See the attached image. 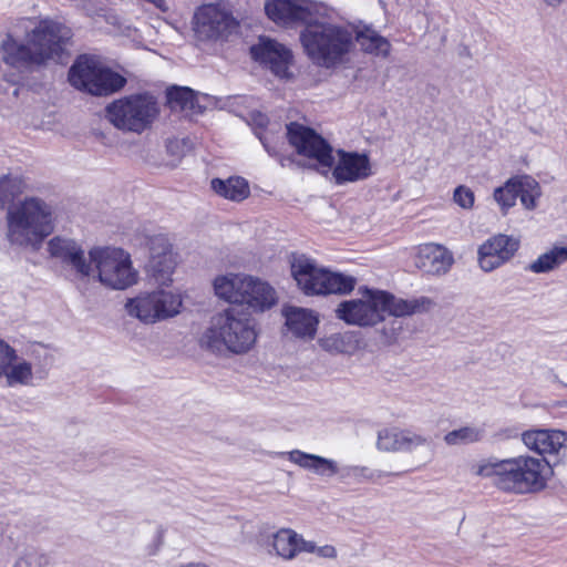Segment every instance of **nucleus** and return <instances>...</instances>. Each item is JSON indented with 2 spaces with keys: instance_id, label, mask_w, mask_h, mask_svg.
<instances>
[{
  "instance_id": "nucleus-46",
  "label": "nucleus",
  "mask_w": 567,
  "mask_h": 567,
  "mask_svg": "<svg viewBox=\"0 0 567 567\" xmlns=\"http://www.w3.org/2000/svg\"><path fill=\"white\" fill-rule=\"evenodd\" d=\"M563 0H545V2L549 6H556L560 3Z\"/></svg>"
},
{
  "instance_id": "nucleus-36",
  "label": "nucleus",
  "mask_w": 567,
  "mask_h": 567,
  "mask_svg": "<svg viewBox=\"0 0 567 567\" xmlns=\"http://www.w3.org/2000/svg\"><path fill=\"white\" fill-rule=\"evenodd\" d=\"M167 104L172 111L193 110L195 99L193 91L188 87H172L166 93Z\"/></svg>"
},
{
  "instance_id": "nucleus-27",
  "label": "nucleus",
  "mask_w": 567,
  "mask_h": 567,
  "mask_svg": "<svg viewBox=\"0 0 567 567\" xmlns=\"http://www.w3.org/2000/svg\"><path fill=\"white\" fill-rule=\"evenodd\" d=\"M355 40L367 53L382 56H386L390 53V42L370 27L365 25L358 29L355 31Z\"/></svg>"
},
{
  "instance_id": "nucleus-23",
  "label": "nucleus",
  "mask_w": 567,
  "mask_h": 567,
  "mask_svg": "<svg viewBox=\"0 0 567 567\" xmlns=\"http://www.w3.org/2000/svg\"><path fill=\"white\" fill-rule=\"evenodd\" d=\"M381 312L383 320L385 316L404 317L414 313L429 311L433 301L427 297L405 300L394 297L392 293L383 290Z\"/></svg>"
},
{
  "instance_id": "nucleus-22",
  "label": "nucleus",
  "mask_w": 567,
  "mask_h": 567,
  "mask_svg": "<svg viewBox=\"0 0 567 567\" xmlns=\"http://www.w3.org/2000/svg\"><path fill=\"white\" fill-rule=\"evenodd\" d=\"M245 287L244 300L239 305L247 306L254 312H265L277 305V291L267 281L249 275Z\"/></svg>"
},
{
  "instance_id": "nucleus-13",
  "label": "nucleus",
  "mask_w": 567,
  "mask_h": 567,
  "mask_svg": "<svg viewBox=\"0 0 567 567\" xmlns=\"http://www.w3.org/2000/svg\"><path fill=\"white\" fill-rule=\"evenodd\" d=\"M236 27L237 21L224 2L203 4L193 18V30L198 41L225 39Z\"/></svg>"
},
{
  "instance_id": "nucleus-4",
  "label": "nucleus",
  "mask_w": 567,
  "mask_h": 567,
  "mask_svg": "<svg viewBox=\"0 0 567 567\" xmlns=\"http://www.w3.org/2000/svg\"><path fill=\"white\" fill-rule=\"evenodd\" d=\"M54 229V207L41 197L27 196L7 209L6 239L10 246L38 251Z\"/></svg>"
},
{
  "instance_id": "nucleus-34",
  "label": "nucleus",
  "mask_w": 567,
  "mask_h": 567,
  "mask_svg": "<svg viewBox=\"0 0 567 567\" xmlns=\"http://www.w3.org/2000/svg\"><path fill=\"white\" fill-rule=\"evenodd\" d=\"M64 265L70 266L79 276L90 277L93 272V262L91 258L85 257V252L81 245L69 252L63 260Z\"/></svg>"
},
{
  "instance_id": "nucleus-8",
  "label": "nucleus",
  "mask_w": 567,
  "mask_h": 567,
  "mask_svg": "<svg viewBox=\"0 0 567 567\" xmlns=\"http://www.w3.org/2000/svg\"><path fill=\"white\" fill-rule=\"evenodd\" d=\"M158 114L156 97L146 92L117 99L105 109V117L117 130L138 134L147 130Z\"/></svg>"
},
{
  "instance_id": "nucleus-1",
  "label": "nucleus",
  "mask_w": 567,
  "mask_h": 567,
  "mask_svg": "<svg viewBox=\"0 0 567 567\" xmlns=\"http://www.w3.org/2000/svg\"><path fill=\"white\" fill-rule=\"evenodd\" d=\"M287 137L298 154L317 162L322 174L331 172L337 185L355 183L372 175L370 158L365 154L340 150L334 164L332 147L312 128L290 123L287 125Z\"/></svg>"
},
{
  "instance_id": "nucleus-26",
  "label": "nucleus",
  "mask_w": 567,
  "mask_h": 567,
  "mask_svg": "<svg viewBox=\"0 0 567 567\" xmlns=\"http://www.w3.org/2000/svg\"><path fill=\"white\" fill-rule=\"evenodd\" d=\"M210 186L217 195L233 202H241L250 194L247 181L238 176L227 179L214 178Z\"/></svg>"
},
{
  "instance_id": "nucleus-20",
  "label": "nucleus",
  "mask_w": 567,
  "mask_h": 567,
  "mask_svg": "<svg viewBox=\"0 0 567 567\" xmlns=\"http://www.w3.org/2000/svg\"><path fill=\"white\" fill-rule=\"evenodd\" d=\"M524 445L543 457L546 455H557L560 451H566V434L557 430H529L522 434Z\"/></svg>"
},
{
  "instance_id": "nucleus-6",
  "label": "nucleus",
  "mask_w": 567,
  "mask_h": 567,
  "mask_svg": "<svg viewBox=\"0 0 567 567\" xmlns=\"http://www.w3.org/2000/svg\"><path fill=\"white\" fill-rule=\"evenodd\" d=\"M301 43L313 63L332 68L341 63L353 47V33L333 23H309L300 34Z\"/></svg>"
},
{
  "instance_id": "nucleus-21",
  "label": "nucleus",
  "mask_w": 567,
  "mask_h": 567,
  "mask_svg": "<svg viewBox=\"0 0 567 567\" xmlns=\"http://www.w3.org/2000/svg\"><path fill=\"white\" fill-rule=\"evenodd\" d=\"M274 554L286 561L293 560L299 554L313 550V542L291 528H280L271 535Z\"/></svg>"
},
{
  "instance_id": "nucleus-14",
  "label": "nucleus",
  "mask_w": 567,
  "mask_h": 567,
  "mask_svg": "<svg viewBox=\"0 0 567 567\" xmlns=\"http://www.w3.org/2000/svg\"><path fill=\"white\" fill-rule=\"evenodd\" d=\"M177 261L166 235H155L150 239V260L147 269L158 286H168L173 281Z\"/></svg>"
},
{
  "instance_id": "nucleus-5",
  "label": "nucleus",
  "mask_w": 567,
  "mask_h": 567,
  "mask_svg": "<svg viewBox=\"0 0 567 567\" xmlns=\"http://www.w3.org/2000/svg\"><path fill=\"white\" fill-rule=\"evenodd\" d=\"M258 334L257 322L249 313L227 308L212 317L199 344L216 354L241 355L254 349Z\"/></svg>"
},
{
  "instance_id": "nucleus-44",
  "label": "nucleus",
  "mask_w": 567,
  "mask_h": 567,
  "mask_svg": "<svg viewBox=\"0 0 567 567\" xmlns=\"http://www.w3.org/2000/svg\"><path fill=\"white\" fill-rule=\"evenodd\" d=\"M256 135L258 136V138L262 143L265 150L267 151V153L270 156L279 157V152H278L277 147L270 143V140L268 138L267 135L259 133V132H256Z\"/></svg>"
},
{
  "instance_id": "nucleus-32",
  "label": "nucleus",
  "mask_w": 567,
  "mask_h": 567,
  "mask_svg": "<svg viewBox=\"0 0 567 567\" xmlns=\"http://www.w3.org/2000/svg\"><path fill=\"white\" fill-rule=\"evenodd\" d=\"M484 430L478 426L467 425L447 432L444 442L450 446L464 445L480 442L484 437Z\"/></svg>"
},
{
  "instance_id": "nucleus-24",
  "label": "nucleus",
  "mask_w": 567,
  "mask_h": 567,
  "mask_svg": "<svg viewBox=\"0 0 567 567\" xmlns=\"http://www.w3.org/2000/svg\"><path fill=\"white\" fill-rule=\"evenodd\" d=\"M281 455L287 456L291 463L305 470L311 471L321 477L329 478L338 474L340 475L341 473V468L339 467L338 463L332 458H326L323 456L306 453L300 450L281 453Z\"/></svg>"
},
{
  "instance_id": "nucleus-15",
  "label": "nucleus",
  "mask_w": 567,
  "mask_h": 567,
  "mask_svg": "<svg viewBox=\"0 0 567 567\" xmlns=\"http://www.w3.org/2000/svg\"><path fill=\"white\" fill-rule=\"evenodd\" d=\"M518 247V239L507 235L501 234L487 239L477 252L481 269L489 272L501 267L515 255Z\"/></svg>"
},
{
  "instance_id": "nucleus-37",
  "label": "nucleus",
  "mask_w": 567,
  "mask_h": 567,
  "mask_svg": "<svg viewBox=\"0 0 567 567\" xmlns=\"http://www.w3.org/2000/svg\"><path fill=\"white\" fill-rule=\"evenodd\" d=\"M402 430L398 427L383 429L378 433L377 446L384 452H401Z\"/></svg>"
},
{
  "instance_id": "nucleus-31",
  "label": "nucleus",
  "mask_w": 567,
  "mask_h": 567,
  "mask_svg": "<svg viewBox=\"0 0 567 567\" xmlns=\"http://www.w3.org/2000/svg\"><path fill=\"white\" fill-rule=\"evenodd\" d=\"M517 183V197L520 203L527 209H534L536 207V200L540 196L539 184L530 176H518L516 177Z\"/></svg>"
},
{
  "instance_id": "nucleus-11",
  "label": "nucleus",
  "mask_w": 567,
  "mask_h": 567,
  "mask_svg": "<svg viewBox=\"0 0 567 567\" xmlns=\"http://www.w3.org/2000/svg\"><path fill=\"white\" fill-rule=\"evenodd\" d=\"M69 82L78 90L102 96L121 90L126 79L95 56L81 55L69 71Z\"/></svg>"
},
{
  "instance_id": "nucleus-19",
  "label": "nucleus",
  "mask_w": 567,
  "mask_h": 567,
  "mask_svg": "<svg viewBox=\"0 0 567 567\" xmlns=\"http://www.w3.org/2000/svg\"><path fill=\"white\" fill-rule=\"evenodd\" d=\"M454 262L453 254L439 244H425L419 247L415 265L430 275L446 274Z\"/></svg>"
},
{
  "instance_id": "nucleus-38",
  "label": "nucleus",
  "mask_w": 567,
  "mask_h": 567,
  "mask_svg": "<svg viewBox=\"0 0 567 567\" xmlns=\"http://www.w3.org/2000/svg\"><path fill=\"white\" fill-rule=\"evenodd\" d=\"M493 197L503 210L513 207L517 199L516 177L508 179L505 185L494 190Z\"/></svg>"
},
{
  "instance_id": "nucleus-18",
  "label": "nucleus",
  "mask_w": 567,
  "mask_h": 567,
  "mask_svg": "<svg viewBox=\"0 0 567 567\" xmlns=\"http://www.w3.org/2000/svg\"><path fill=\"white\" fill-rule=\"evenodd\" d=\"M285 326L292 337L302 340H312L317 332L319 318L315 311L295 306L282 308Z\"/></svg>"
},
{
  "instance_id": "nucleus-2",
  "label": "nucleus",
  "mask_w": 567,
  "mask_h": 567,
  "mask_svg": "<svg viewBox=\"0 0 567 567\" xmlns=\"http://www.w3.org/2000/svg\"><path fill=\"white\" fill-rule=\"evenodd\" d=\"M553 463L545 458L528 455L496 460H482L472 465L474 475L493 478V483L504 492L527 494L543 491L553 475Z\"/></svg>"
},
{
  "instance_id": "nucleus-3",
  "label": "nucleus",
  "mask_w": 567,
  "mask_h": 567,
  "mask_svg": "<svg viewBox=\"0 0 567 567\" xmlns=\"http://www.w3.org/2000/svg\"><path fill=\"white\" fill-rule=\"evenodd\" d=\"M71 30L56 21L44 19L27 34V42L11 35L2 41L3 61L13 68L29 70L59 56L71 39Z\"/></svg>"
},
{
  "instance_id": "nucleus-40",
  "label": "nucleus",
  "mask_w": 567,
  "mask_h": 567,
  "mask_svg": "<svg viewBox=\"0 0 567 567\" xmlns=\"http://www.w3.org/2000/svg\"><path fill=\"white\" fill-rule=\"evenodd\" d=\"M431 440L427 436L403 429L401 437V452L412 453L422 446H430Z\"/></svg>"
},
{
  "instance_id": "nucleus-43",
  "label": "nucleus",
  "mask_w": 567,
  "mask_h": 567,
  "mask_svg": "<svg viewBox=\"0 0 567 567\" xmlns=\"http://www.w3.org/2000/svg\"><path fill=\"white\" fill-rule=\"evenodd\" d=\"M309 553L317 554L319 557H322V558L333 559L337 557V549L332 545H324V546L318 547L313 543V550H310Z\"/></svg>"
},
{
  "instance_id": "nucleus-35",
  "label": "nucleus",
  "mask_w": 567,
  "mask_h": 567,
  "mask_svg": "<svg viewBox=\"0 0 567 567\" xmlns=\"http://www.w3.org/2000/svg\"><path fill=\"white\" fill-rule=\"evenodd\" d=\"M24 189V182L20 176L3 175L0 178V208L11 203Z\"/></svg>"
},
{
  "instance_id": "nucleus-45",
  "label": "nucleus",
  "mask_w": 567,
  "mask_h": 567,
  "mask_svg": "<svg viewBox=\"0 0 567 567\" xmlns=\"http://www.w3.org/2000/svg\"><path fill=\"white\" fill-rule=\"evenodd\" d=\"M256 121L259 126H264L267 122V118L265 115L258 114V116L256 117Z\"/></svg>"
},
{
  "instance_id": "nucleus-29",
  "label": "nucleus",
  "mask_w": 567,
  "mask_h": 567,
  "mask_svg": "<svg viewBox=\"0 0 567 567\" xmlns=\"http://www.w3.org/2000/svg\"><path fill=\"white\" fill-rule=\"evenodd\" d=\"M319 346L329 353H352L357 349L353 332H338L319 339Z\"/></svg>"
},
{
  "instance_id": "nucleus-9",
  "label": "nucleus",
  "mask_w": 567,
  "mask_h": 567,
  "mask_svg": "<svg viewBox=\"0 0 567 567\" xmlns=\"http://www.w3.org/2000/svg\"><path fill=\"white\" fill-rule=\"evenodd\" d=\"M96 270L97 280L106 288L125 290L138 281V271L133 267L131 255L113 246H95L89 250Z\"/></svg>"
},
{
  "instance_id": "nucleus-10",
  "label": "nucleus",
  "mask_w": 567,
  "mask_h": 567,
  "mask_svg": "<svg viewBox=\"0 0 567 567\" xmlns=\"http://www.w3.org/2000/svg\"><path fill=\"white\" fill-rule=\"evenodd\" d=\"M183 298L179 292L162 288L142 291L127 298L124 310L131 318L144 324H154L178 316L182 311Z\"/></svg>"
},
{
  "instance_id": "nucleus-7",
  "label": "nucleus",
  "mask_w": 567,
  "mask_h": 567,
  "mask_svg": "<svg viewBox=\"0 0 567 567\" xmlns=\"http://www.w3.org/2000/svg\"><path fill=\"white\" fill-rule=\"evenodd\" d=\"M290 268L297 286L307 296L348 295L357 285L353 276L319 267L303 255L295 256Z\"/></svg>"
},
{
  "instance_id": "nucleus-12",
  "label": "nucleus",
  "mask_w": 567,
  "mask_h": 567,
  "mask_svg": "<svg viewBox=\"0 0 567 567\" xmlns=\"http://www.w3.org/2000/svg\"><path fill=\"white\" fill-rule=\"evenodd\" d=\"M360 297L341 301L336 310V317L349 326L360 328L375 327L383 321L381 306L383 290L368 287L358 289Z\"/></svg>"
},
{
  "instance_id": "nucleus-25",
  "label": "nucleus",
  "mask_w": 567,
  "mask_h": 567,
  "mask_svg": "<svg viewBox=\"0 0 567 567\" xmlns=\"http://www.w3.org/2000/svg\"><path fill=\"white\" fill-rule=\"evenodd\" d=\"M248 278L249 275L233 272L217 276L213 282L214 291L219 299L239 305L244 300Z\"/></svg>"
},
{
  "instance_id": "nucleus-33",
  "label": "nucleus",
  "mask_w": 567,
  "mask_h": 567,
  "mask_svg": "<svg viewBox=\"0 0 567 567\" xmlns=\"http://www.w3.org/2000/svg\"><path fill=\"white\" fill-rule=\"evenodd\" d=\"M380 470H372L368 466L350 465L341 468L340 477L342 480H353L357 483H378L381 478L388 476Z\"/></svg>"
},
{
  "instance_id": "nucleus-47",
  "label": "nucleus",
  "mask_w": 567,
  "mask_h": 567,
  "mask_svg": "<svg viewBox=\"0 0 567 567\" xmlns=\"http://www.w3.org/2000/svg\"><path fill=\"white\" fill-rule=\"evenodd\" d=\"M281 166H285L284 158L279 157Z\"/></svg>"
},
{
  "instance_id": "nucleus-28",
  "label": "nucleus",
  "mask_w": 567,
  "mask_h": 567,
  "mask_svg": "<svg viewBox=\"0 0 567 567\" xmlns=\"http://www.w3.org/2000/svg\"><path fill=\"white\" fill-rule=\"evenodd\" d=\"M2 379L6 380L8 386L17 385H32L33 383V368L32 364L25 360H18L9 363L6 368Z\"/></svg>"
},
{
  "instance_id": "nucleus-16",
  "label": "nucleus",
  "mask_w": 567,
  "mask_h": 567,
  "mask_svg": "<svg viewBox=\"0 0 567 567\" xmlns=\"http://www.w3.org/2000/svg\"><path fill=\"white\" fill-rule=\"evenodd\" d=\"M265 11L276 23L289 25L297 22H311L313 7L309 0H270L265 4Z\"/></svg>"
},
{
  "instance_id": "nucleus-39",
  "label": "nucleus",
  "mask_w": 567,
  "mask_h": 567,
  "mask_svg": "<svg viewBox=\"0 0 567 567\" xmlns=\"http://www.w3.org/2000/svg\"><path fill=\"white\" fill-rule=\"evenodd\" d=\"M76 245L79 244L74 239L55 236L48 241V251L51 257L63 260Z\"/></svg>"
},
{
  "instance_id": "nucleus-42",
  "label": "nucleus",
  "mask_w": 567,
  "mask_h": 567,
  "mask_svg": "<svg viewBox=\"0 0 567 567\" xmlns=\"http://www.w3.org/2000/svg\"><path fill=\"white\" fill-rule=\"evenodd\" d=\"M17 359V351L4 340L0 339V379L6 373L9 363H13Z\"/></svg>"
},
{
  "instance_id": "nucleus-41",
  "label": "nucleus",
  "mask_w": 567,
  "mask_h": 567,
  "mask_svg": "<svg viewBox=\"0 0 567 567\" xmlns=\"http://www.w3.org/2000/svg\"><path fill=\"white\" fill-rule=\"evenodd\" d=\"M453 200L463 209H471L474 206L475 195L470 187L460 185L454 189Z\"/></svg>"
},
{
  "instance_id": "nucleus-30",
  "label": "nucleus",
  "mask_w": 567,
  "mask_h": 567,
  "mask_svg": "<svg viewBox=\"0 0 567 567\" xmlns=\"http://www.w3.org/2000/svg\"><path fill=\"white\" fill-rule=\"evenodd\" d=\"M565 261H567V247H555L540 255L535 261L529 264L527 269L535 274H543L554 269Z\"/></svg>"
},
{
  "instance_id": "nucleus-17",
  "label": "nucleus",
  "mask_w": 567,
  "mask_h": 567,
  "mask_svg": "<svg viewBox=\"0 0 567 567\" xmlns=\"http://www.w3.org/2000/svg\"><path fill=\"white\" fill-rule=\"evenodd\" d=\"M250 54L255 61L268 66L275 75H287L291 52L277 41L261 37L258 43L250 48Z\"/></svg>"
}]
</instances>
